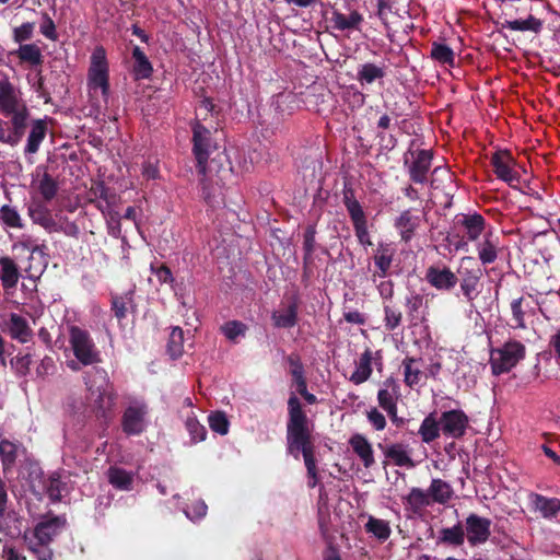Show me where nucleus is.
<instances>
[{"mask_svg":"<svg viewBox=\"0 0 560 560\" xmlns=\"http://www.w3.org/2000/svg\"><path fill=\"white\" fill-rule=\"evenodd\" d=\"M288 410L287 447L288 452L298 458L300 453L314 448V444L307 425V416L296 396L292 395L289 398Z\"/></svg>","mask_w":560,"mask_h":560,"instance_id":"obj_1","label":"nucleus"},{"mask_svg":"<svg viewBox=\"0 0 560 560\" xmlns=\"http://www.w3.org/2000/svg\"><path fill=\"white\" fill-rule=\"evenodd\" d=\"M217 147L212 141L211 131L199 121L192 125V153L197 161L196 168L200 176H202V183L206 182L207 172L212 174L213 165L215 164V158L208 164L209 156L212 150Z\"/></svg>","mask_w":560,"mask_h":560,"instance_id":"obj_2","label":"nucleus"},{"mask_svg":"<svg viewBox=\"0 0 560 560\" xmlns=\"http://www.w3.org/2000/svg\"><path fill=\"white\" fill-rule=\"evenodd\" d=\"M526 354L525 345L516 339H509L502 346L490 348V360L492 373L500 375L510 372L521 362Z\"/></svg>","mask_w":560,"mask_h":560,"instance_id":"obj_3","label":"nucleus"},{"mask_svg":"<svg viewBox=\"0 0 560 560\" xmlns=\"http://www.w3.org/2000/svg\"><path fill=\"white\" fill-rule=\"evenodd\" d=\"M88 86L90 91L101 89L102 96L107 101L109 96L108 63L105 49L96 47L91 57V66L88 72Z\"/></svg>","mask_w":560,"mask_h":560,"instance_id":"obj_4","label":"nucleus"},{"mask_svg":"<svg viewBox=\"0 0 560 560\" xmlns=\"http://www.w3.org/2000/svg\"><path fill=\"white\" fill-rule=\"evenodd\" d=\"M70 343L75 358L84 365L92 364L100 360L98 351L90 337L88 330L78 326L70 327Z\"/></svg>","mask_w":560,"mask_h":560,"instance_id":"obj_5","label":"nucleus"},{"mask_svg":"<svg viewBox=\"0 0 560 560\" xmlns=\"http://www.w3.org/2000/svg\"><path fill=\"white\" fill-rule=\"evenodd\" d=\"M464 524L465 538L470 547L485 545L491 536L492 521L476 513H469Z\"/></svg>","mask_w":560,"mask_h":560,"instance_id":"obj_6","label":"nucleus"},{"mask_svg":"<svg viewBox=\"0 0 560 560\" xmlns=\"http://www.w3.org/2000/svg\"><path fill=\"white\" fill-rule=\"evenodd\" d=\"M514 164L515 161L508 150L495 151L491 156V165L497 177L510 187L517 188L521 184V175L513 170Z\"/></svg>","mask_w":560,"mask_h":560,"instance_id":"obj_7","label":"nucleus"},{"mask_svg":"<svg viewBox=\"0 0 560 560\" xmlns=\"http://www.w3.org/2000/svg\"><path fill=\"white\" fill-rule=\"evenodd\" d=\"M408 153L415 155L413 160L405 156L404 165L408 168L409 178L415 184L428 183V173L431 168L433 153L431 150H418L416 153L408 150Z\"/></svg>","mask_w":560,"mask_h":560,"instance_id":"obj_8","label":"nucleus"},{"mask_svg":"<svg viewBox=\"0 0 560 560\" xmlns=\"http://www.w3.org/2000/svg\"><path fill=\"white\" fill-rule=\"evenodd\" d=\"M148 406L144 402L135 401L125 410L121 419L122 431L127 435H139L144 430V418Z\"/></svg>","mask_w":560,"mask_h":560,"instance_id":"obj_9","label":"nucleus"},{"mask_svg":"<svg viewBox=\"0 0 560 560\" xmlns=\"http://www.w3.org/2000/svg\"><path fill=\"white\" fill-rule=\"evenodd\" d=\"M63 522L59 516H54L39 522L32 532H25L24 541L36 542L37 545L50 544L54 537L59 533Z\"/></svg>","mask_w":560,"mask_h":560,"instance_id":"obj_10","label":"nucleus"},{"mask_svg":"<svg viewBox=\"0 0 560 560\" xmlns=\"http://www.w3.org/2000/svg\"><path fill=\"white\" fill-rule=\"evenodd\" d=\"M49 201L33 198L27 206V212L33 223L40 225L47 232H60L61 225L54 219L47 203Z\"/></svg>","mask_w":560,"mask_h":560,"instance_id":"obj_11","label":"nucleus"},{"mask_svg":"<svg viewBox=\"0 0 560 560\" xmlns=\"http://www.w3.org/2000/svg\"><path fill=\"white\" fill-rule=\"evenodd\" d=\"M425 280L439 291L451 292L459 278L446 266H430L425 271Z\"/></svg>","mask_w":560,"mask_h":560,"instance_id":"obj_12","label":"nucleus"},{"mask_svg":"<svg viewBox=\"0 0 560 560\" xmlns=\"http://www.w3.org/2000/svg\"><path fill=\"white\" fill-rule=\"evenodd\" d=\"M22 107H27L21 100L19 91L9 81L8 78L0 80V114L10 116L19 112Z\"/></svg>","mask_w":560,"mask_h":560,"instance_id":"obj_13","label":"nucleus"},{"mask_svg":"<svg viewBox=\"0 0 560 560\" xmlns=\"http://www.w3.org/2000/svg\"><path fill=\"white\" fill-rule=\"evenodd\" d=\"M440 425L444 435L459 439L466 432L468 417L462 410L445 411L441 416Z\"/></svg>","mask_w":560,"mask_h":560,"instance_id":"obj_14","label":"nucleus"},{"mask_svg":"<svg viewBox=\"0 0 560 560\" xmlns=\"http://www.w3.org/2000/svg\"><path fill=\"white\" fill-rule=\"evenodd\" d=\"M458 275L460 277L459 284L460 291L466 299L467 303L470 307H475V300L478 295L477 287L482 277V271L480 268L465 269L458 270Z\"/></svg>","mask_w":560,"mask_h":560,"instance_id":"obj_15","label":"nucleus"},{"mask_svg":"<svg viewBox=\"0 0 560 560\" xmlns=\"http://www.w3.org/2000/svg\"><path fill=\"white\" fill-rule=\"evenodd\" d=\"M4 330L10 335V337L21 343L28 342L33 337V331L28 325L27 319L16 313L10 314L9 319L4 323Z\"/></svg>","mask_w":560,"mask_h":560,"instance_id":"obj_16","label":"nucleus"},{"mask_svg":"<svg viewBox=\"0 0 560 560\" xmlns=\"http://www.w3.org/2000/svg\"><path fill=\"white\" fill-rule=\"evenodd\" d=\"M31 113L27 107H22L16 113H13L10 115L11 119L8 122L10 125L8 139L9 145L15 147L19 144L21 139L25 135V130L28 127V119H30Z\"/></svg>","mask_w":560,"mask_h":560,"instance_id":"obj_17","label":"nucleus"},{"mask_svg":"<svg viewBox=\"0 0 560 560\" xmlns=\"http://www.w3.org/2000/svg\"><path fill=\"white\" fill-rule=\"evenodd\" d=\"M342 202L348 211L353 229L368 225L366 214L354 196L352 187L345 186L342 191Z\"/></svg>","mask_w":560,"mask_h":560,"instance_id":"obj_18","label":"nucleus"},{"mask_svg":"<svg viewBox=\"0 0 560 560\" xmlns=\"http://www.w3.org/2000/svg\"><path fill=\"white\" fill-rule=\"evenodd\" d=\"M406 385L428 382V371L422 359L406 358L401 364Z\"/></svg>","mask_w":560,"mask_h":560,"instance_id":"obj_19","label":"nucleus"},{"mask_svg":"<svg viewBox=\"0 0 560 560\" xmlns=\"http://www.w3.org/2000/svg\"><path fill=\"white\" fill-rule=\"evenodd\" d=\"M30 128L26 145L24 148L25 155H32L38 152L48 131L46 119H33L30 124Z\"/></svg>","mask_w":560,"mask_h":560,"instance_id":"obj_20","label":"nucleus"},{"mask_svg":"<svg viewBox=\"0 0 560 560\" xmlns=\"http://www.w3.org/2000/svg\"><path fill=\"white\" fill-rule=\"evenodd\" d=\"M420 217L412 213L411 209H407L400 213L395 220V228L399 230L401 241L408 243L415 236L416 230L420 226Z\"/></svg>","mask_w":560,"mask_h":560,"instance_id":"obj_21","label":"nucleus"},{"mask_svg":"<svg viewBox=\"0 0 560 560\" xmlns=\"http://www.w3.org/2000/svg\"><path fill=\"white\" fill-rule=\"evenodd\" d=\"M386 69L385 63L365 62L360 65L357 72V81L361 86L381 82L386 77Z\"/></svg>","mask_w":560,"mask_h":560,"instance_id":"obj_22","label":"nucleus"},{"mask_svg":"<svg viewBox=\"0 0 560 560\" xmlns=\"http://www.w3.org/2000/svg\"><path fill=\"white\" fill-rule=\"evenodd\" d=\"M116 404L117 394L114 392V387H103L94 404L96 416L105 420L110 419L114 416Z\"/></svg>","mask_w":560,"mask_h":560,"instance_id":"obj_23","label":"nucleus"},{"mask_svg":"<svg viewBox=\"0 0 560 560\" xmlns=\"http://www.w3.org/2000/svg\"><path fill=\"white\" fill-rule=\"evenodd\" d=\"M378 447L383 450L386 458L390 459L394 465L399 467H415V463L407 452V446L401 443H393L386 446L378 444Z\"/></svg>","mask_w":560,"mask_h":560,"instance_id":"obj_24","label":"nucleus"},{"mask_svg":"<svg viewBox=\"0 0 560 560\" xmlns=\"http://www.w3.org/2000/svg\"><path fill=\"white\" fill-rule=\"evenodd\" d=\"M532 502L534 509L546 520L557 517L560 512V499L558 498H548L539 493H534L532 495Z\"/></svg>","mask_w":560,"mask_h":560,"instance_id":"obj_25","label":"nucleus"},{"mask_svg":"<svg viewBox=\"0 0 560 560\" xmlns=\"http://www.w3.org/2000/svg\"><path fill=\"white\" fill-rule=\"evenodd\" d=\"M349 444L353 452L360 457L365 468H370L374 465L373 448L365 436L359 433L353 434L349 440Z\"/></svg>","mask_w":560,"mask_h":560,"instance_id":"obj_26","label":"nucleus"},{"mask_svg":"<svg viewBox=\"0 0 560 560\" xmlns=\"http://www.w3.org/2000/svg\"><path fill=\"white\" fill-rule=\"evenodd\" d=\"M465 540L463 522H457L451 527H443L440 529L438 536V544L447 547H460L464 545Z\"/></svg>","mask_w":560,"mask_h":560,"instance_id":"obj_27","label":"nucleus"},{"mask_svg":"<svg viewBox=\"0 0 560 560\" xmlns=\"http://www.w3.org/2000/svg\"><path fill=\"white\" fill-rule=\"evenodd\" d=\"M372 361H374V364L381 371V358H373L372 352L368 349L361 355L357 369L350 377V381L354 382L355 384L365 382L372 373Z\"/></svg>","mask_w":560,"mask_h":560,"instance_id":"obj_28","label":"nucleus"},{"mask_svg":"<svg viewBox=\"0 0 560 560\" xmlns=\"http://www.w3.org/2000/svg\"><path fill=\"white\" fill-rule=\"evenodd\" d=\"M431 503L445 504L453 497V489L451 485L440 478L432 479L429 489L427 490Z\"/></svg>","mask_w":560,"mask_h":560,"instance_id":"obj_29","label":"nucleus"},{"mask_svg":"<svg viewBox=\"0 0 560 560\" xmlns=\"http://www.w3.org/2000/svg\"><path fill=\"white\" fill-rule=\"evenodd\" d=\"M63 483L58 472H52L42 480V490L37 492L38 497L47 494L52 502H60Z\"/></svg>","mask_w":560,"mask_h":560,"instance_id":"obj_30","label":"nucleus"},{"mask_svg":"<svg viewBox=\"0 0 560 560\" xmlns=\"http://www.w3.org/2000/svg\"><path fill=\"white\" fill-rule=\"evenodd\" d=\"M331 21L334 27L338 31H351L359 30L363 18L358 11H352L349 15H346L338 10H334Z\"/></svg>","mask_w":560,"mask_h":560,"instance_id":"obj_31","label":"nucleus"},{"mask_svg":"<svg viewBox=\"0 0 560 560\" xmlns=\"http://www.w3.org/2000/svg\"><path fill=\"white\" fill-rule=\"evenodd\" d=\"M91 195L105 201V207L101 203L97 205V208L102 212H105L106 210L109 211V208L115 206L119 198L118 195L112 188L107 187L104 182L95 183L91 188Z\"/></svg>","mask_w":560,"mask_h":560,"instance_id":"obj_32","label":"nucleus"},{"mask_svg":"<svg viewBox=\"0 0 560 560\" xmlns=\"http://www.w3.org/2000/svg\"><path fill=\"white\" fill-rule=\"evenodd\" d=\"M133 62V74L137 80L148 79L151 77L153 68L145 54L140 47L135 46L132 49Z\"/></svg>","mask_w":560,"mask_h":560,"instance_id":"obj_33","label":"nucleus"},{"mask_svg":"<svg viewBox=\"0 0 560 560\" xmlns=\"http://www.w3.org/2000/svg\"><path fill=\"white\" fill-rule=\"evenodd\" d=\"M107 477L109 483L116 489L128 491L132 488L133 476L122 468L116 466L109 467Z\"/></svg>","mask_w":560,"mask_h":560,"instance_id":"obj_34","label":"nucleus"},{"mask_svg":"<svg viewBox=\"0 0 560 560\" xmlns=\"http://www.w3.org/2000/svg\"><path fill=\"white\" fill-rule=\"evenodd\" d=\"M0 279L4 288H14L19 281L20 272L16 264L10 257L0 258Z\"/></svg>","mask_w":560,"mask_h":560,"instance_id":"obj_35","label":"nucleus"},{"mask_svg":"<svg viewBox=\"0 0 560 560\" xmlns=\"http://www.w3.org/2000/svg\"><path fill=\"white\" fill-rule=\"evenodd\" d=\"M404 501L416 514L420 513L423 508L430 506L432 504L428 491L417 487L411 488L410 492L404 498Z\"/></svg>","mask_w":560,"mask_h":560,"instance_id":"obj_36","label":"nucleus"},{"mask_svg":"<svg viewBox=\"0 0 560 560\" xmlns=\"http://www.w3.org/2000/svg\"><path fill=\"white\" fill-rule=\"evenodd\" d=\"M271 319L273 320V325L277 328H292L296 325L298 322V305L296 303H291L284 313L273 312L271 315Z\"/></svg>","mask_w":560,"mask_h":560,"instance_id":"obj_37","label":"nucleus"},{"mask_svg":"<svg viewBox=\"0 0 560 560\" xmlns=\"http://www.w3.org/2000/svg\"><path fill=\"white\" fill-rule=\"evenodd\" d=\"M460 223L465 228L467 237L470 241H476L480 236L486 224L483 217L478 213L464 215Z\"/></svg>","mask_w":560,"mask_h":560,"instance_id":"obj_38","label":"nucleus"},{"mask_svg":"<svg viewBox=\"0 0 560 560\" xmlns=\"http://www.w3.org/2000/svg\"><path fill=\"white\" fill-rule=\"evenodd\" d=\"M166 352L173 360H177L184 352V330L179 326L173 327L167 346Z\"/></svg>","mask_w":560,"mask_h":560,"instance_id":"obj_39","label":"nucleus"},{"mask_svg":"<svg viewBox=\"0 0 560 560\" xmlns=\"http://www.w3.org/2000/svg\"><path fill=\"white\" fill-rule=\"evenodd\" d=\"M365 532L372 534L381 541H385L389 538L392 529L389 523L385 520L369 516V520L364 526Z\"/></svg>","mask_w":560,"mask_h":560,"instance_id":"obj_40","label":"nucleus"},{"mask_svg":"<svg viewBox=\"0 0 560 560\" xmlns=\"http://www.w3.org/2000/svg\"><path fill=\"white\" fill-rule=\"evenodd\" d=\"M15 54L22 62H28L32 66H38L43 62L42 51L35 44L20 45Z\"/></svg>","mask_w":560,"mask_h":560,"instance_id":"obj_41","label":"nucleus"},{"mask_svg":"<svg viewBox=\"0 0 560 560\" xmlns=\"http://www.w3.org/2000/svg\"><path fill=\"white\" fill-rule=\"evenodd\" d=\"M133 306L131 292L125 295H112V311L119 322L126 318L129 307L133 308Z\"/></svg>","mask_w":560,"mask_h":560,"instance_id":"obj_42","label":"nucleus"},{"mask_svg":"<svg viewBox=\"0 0 560 560\" xmlns=\"http://www.w3.org/2000/svg\"><path fill=\"white\" fill-rule=\"evenodd\" d=\"M316 225L308 224L303 233V262L304 266L310 265L313 261V253L316 248Z\"/></svg>","mask_w":560,"mask_h":560,"instance_id":"obj_43","label":"nucleus"},{"mask_svg":"<svg viewBox=\"0 0 560 560\" xmlns=\"http://www.w3.org/2000/svg\"><path fill=\"white\" fill-rule=\"evenodd\" d=\"M58 183L47 172H45L38 182L37 190L42 196L40 200L51 201L58 194Z\"/></svg>","mask_w":560,"mask_h":560,"instance_id":"obj_44","label":"nucleus"},{"mask_svg":"<svg viewBox=\"0 0 560 560\" xmlns=\"http://www.w3.org/2000/svg\"><path fill=\"white\" fill-rule=\"evenodd\" d=\"M0 457L2 462L3 471L5 472L10 470L16 462L18 446L13 442L3 439L0 442Z\"/></svg>","mask_w":560,"mask_h":560,"instance_id":"obj_45","label":"nucleus"},{"mask_svg":"<svg viewBox=\"0 0 560 560\" xmlns=\"http://www.w3.org/2000/svg\"><path fill=\"white\" fill-rule=\"evenodd\" d=\"M393 261V254L390 253L387 244L381 243L377 248V254L374 256V262L378 268V276L384 278L387 276Z\"/></svg>","mask_w":560,"mask_h":560,"instance_id":"obj_46","label":"nucleus"},{"mask_svg":"<svg viewBox=\"0 0 560 560\" xmlns=\"http://www.w3.org/2000/svg\"><path fill=\"white\" fill-rule=\"evenodd\" d=\"M478 257L482 265L492 264L498 257V249L494 242L491 240V234L487 235L485 240L478 244Z\"/></svg>","mask_w":560,"mask_h":560,"instance_id":"obj_47","label":"nucleus"},{"mask_svg":"<svg viewBox=\"0 0 560 560\" xmlns=\"http://www.w3.org/2000/svg\"><path fill=\"white\" fill-rule=\"evenodd\" d=\"M431 57L440 63L454 66V51L446 44L434 42L431 48Z\"/></svg>","mask_w":560,"mask_h":560,"instance_id":"obj_48","label":"nucleus"},{"mask_svg":"<svg viewBox=\"0 0 560 560\" xmlns=\"http://www.w3.org/2000/svg\"><path fill=\"white\" fill-rule=\"evenodd\" d=\"M185 427L191 438V442L198 443L206 439L207 430L197 420L196 416L192 412H191V415L187 416V419L185 421Z\"/></svg>","mask_w":560,"mask_h":560,"instance_id":"obj_49","label":"nucleus"},{"mask_svg":"<svg viewBox=\"0 0 560 560\" xmlns=\"http://www.w3.org/2000/svg\"><path fill=\"white\" fill-rule=\"evenodd\" d=\"M419 434L425 443L434 441L440 435L439 423L432 417H425L420 425Z\"/></svg>","mask_w":560,"mask_h":560,"instance_id":"obj_50","label":"nucleus"},{"mask_svg":"<svg viewBox=\"0 0 560 560\" xmlns=\"http://www.w3.org/2000/svg\"><path fill=\"white\" fill-rule=\"evenodd\" d=\"M208 423L210 429L221 435H225L229 432L230 422L225 412L214 411L208 416Z\"/></svg>","mask_w":560,"mask_h":560,"instance_id":"obj_51","label":"nucleus"},{"mask_svg":"<svg viewBox=\"0 0 560 560\" xmlns=\"http://www.w3.org/2000/svg\"><path fill=\"white\" fill-rule=\"evenodd\" d=\"M289 373L293 377L294 385H306L304 378V369L298 354H290L287 359Z\"/></svg>","mask_w":560,"mask_h":560,"instance_id":"obj_52","label":"nucleus"},{"mask_svg":"<svg viewBox=\"0 0 560 560\" xmlns=\"http://www.w3.org/2000/svg\"><path fill=\"white\" fill-rule=\"evenodd\" d=\"M377 400L380 407L383 408L390 418L395 419L397 417L396 399L387 388L380 389Z\"/></svg>","mask_w":560,"mask_h":560,"instance_id":"obj_53","label":"nucleus"},{"mask_svg":"<svg viewBox=\"0 0 560 560\" xmlns=\"http://www.w3.org/2000/svg\"><path fill=\"white\" fill-rule=\"evenodd\" d=\"M304 458V464L307 470V476L310 478L308 487L314 488L317 485V467H316V459H315V451L314 448L306 450L302 453Z\"/></svg>","mask_w":560,"mask_h":560,"instance_id":"obj_54","label":"nucleus"},{"mask_svg":"<svg viewBox=\"0 0 560 560\" xmlns=\"http://www.w3.org/2000/svg\"><path fill=\"white\" fill-rule=\"evenodd\" d=\"M402 320V313L390 305L384 306V323L385 328L389 331L395 330L397 327L400 326Z\"/></svg>","mask_w":560,"mask_h":560,"instance_id":"obj_55","label":"nucleus"},{"mask_svg":"<svg viewBox=\"0 0 560 560\" xmlns=\"http://www.w3.org/2000/svg\"><path fill=\"white\" fill-rule=\"evenodd\" d=\"M221 331L231 341H234L237 337L244 336L247 326L238 320H230L221 326Z\"/></svg>","mask_w":560,"mask_h":560,"instance_id":"obj_56","label":"nucleus"},{"mask_svg":"<svg viewBox=\"0 0 560 560\" xmlns=\"http://www.w3.org/2000/svg\"><path fill=\"white\" fill-rule=\"evenodd\" d=\"M0 220L10 228H22L19 212L15 208L4 205L0 209Z\"/></svg>","mask_w":560,"mask_h":560,"instance_id":"obj_57","label":"nucleus"},{"mask_svg":"<svg viewBox=\"0 0 560 560\" xmlns=\"http://www.w3.org/2000/svg\"><path fill=\"white\" fill-rule=\"evenodd\" d=\"M34 28H35L34 22L23 23L21 26L15 27L13 30V39L16 43H20L21 45H23L22 44L23 42H26V40H30L33 38Z\"/></svg>","mask_w":560,"mask_h":560,"instance_id":"obj_58","label":"nucleus"},{"mask_svg":"<svg viewBox=\"0 0 560 560\" xmlns=\"http://www.w3.org/2000/svg\"><path fill=\"white\" fill-rule=\"evenodd\" d=\"M151 271L156 277L160 284H172L175 280L171 269L164 264H152Z\"/></svg>","mask_w":560,"mask_h":560,"instance_id":"obj_59","label":"nucleus"},{"mask_svg":"<svg viewBox=\"0 0 560 560\" xmlns=\"http://www.w3.org/2000/svg\"><path fill=\"white\" fill-rule=\"evenodd\" d=\"M27 546V549L33 552L37 560H52L54 553L49 548V544L37 545L32 541H24Z\"/></svg>","mask_w":560,"mask_h":560,"instance_id":"obj_60","label":"nucleus"},{"mask_svg":"<svg viewBox=\"0 0 560 560\" xmlns=\"http://www.w3.org/2000/svg\"><path fill=\"white\" fill-rule=\"evenodd\" d=\"M40 33L50 40H56L58 34L56 32V25L51 18L47 13L42 14Z\"/></svg>","mask_w":560,"mask_h":560,"instance_id":"obj_61","label":"nucleus"},{"mask_svg":"<svg viewBox=\"0 0 560 560\" xmlns=\"http://www.w3.org/2000/svg\"><path fill=\"white\" fill-rule=\"evenodd\" d=\"M377 1V16L382 21L386 30L389 28L387 21V13L392 12L395 0H376Z\"/></svg>","mask_w":560,"mask_h":560,"instance_id":"obj_62","label":"nucleus"},{"mask_svg":"<svg viewBox=\"0 0 560 560\" xmlns=\"http://www.w3.org/2000/svg\"><path fill=\"white\" fill-rule=\"evenodd\" d=\"M207 504L199 500L187 508L186 515L191 520H200L207 514Z\"/></svg>","mask_w":560,"mask_h":560,"instance_id":"obj_63","label":"nucleus"},{"mask_svg":"<svg viewBox=\"0 0 560 560\" xmlns=\"http://www.w3.org/2000/svg\"><path fill=\"white\" fill-rule=\"evenodd\" d=\"M56 365L51 358L45 357L36 368V374L43 381L46 375H50L55 372Z\"/></svg>","mask_w":560,"mask_h":560,"instance_id":"obj_64","label":"nucleus"}]
</instances>
